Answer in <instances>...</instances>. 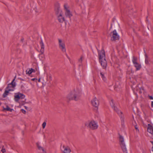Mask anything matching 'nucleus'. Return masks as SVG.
<instances>
[{
    "mask_svg": "<svg viewBox=\"0 0 153 153\" xmlns=\"http://www.w3.org/2000/svg\"><path fill=\"white\" fill-rule=\"evenodd\" d=\"M57 16L60 19H65V18L64 15L62 10L59 8H58L56 12Z\"/></svg>",
    "mask_w": 153,
    "mask_h": 153,
    "instance_id": "obj_9",
    "label": "nucleus"
},
{
    "mask_svg": "<svg viewBox=\"0 0 153 153\" xmlns=\"http://www.w3.org/2000/svg\"><path fill=\"white\" fill-rule=\"evenodd\" d=\"M1 151L3 153H4L6 151L4 149H2L1 150Z\"/></svg>",
    "mask_w": 153,
    "mask_h": 153,
    "instance_id": "obj_27",
    "label": "nucleus"
},
{
    "mask_svg": "<svg viewBox=\"0 0 153 153\" xmlns=\"http://www.w3.org/2000/svg\"><path fill=\"white\" fill-rule=\"evenodd\" d=\"M33 72H35V71L32 68L27 69L26 71V74L28 75L31 74Z\"/></svg>",
    "mask_w": 153,
    "mask_h": 153,
    "instance_id": "obj_18",
    "label": "nucleus"
},
{
    "mask_svg": "<svg viewBox=\"0 0 153 153\" xmlns=\"http://www.w3.org/2000/svg\"><path fill=\"white\" fill-rule=\"evenodd\" d=\"M40 81H41V79L40 78H39L38 79V82H40Z\"/></svg>",
    "mask_w": 153,
    "mask_h": 153,
    "instance_id": "obj_33",
    "label": "nucleus"
},
{
    "mask_svg": "<svg viewBox=\"0 0 153 153\" xmlns=\"http://www.w3.org/2000/svg\"><path fill=\"white\" fill-rule=\"evenodd\" d=\"M99 57L101 65L103 68H105L107 65V63L105 59V51L103 50L99 51Z\"/></svg>",
    "mask_w": 153,
    "mask_h": 153,
    "instance_id": "obj_2",
    "label": "nucleus"
},
{
    "mask_svg": "<svg viewBox=\"0 0 153 153\" xmlns=\"http://www.w3.org/2000/svg\"><path fill=\"white\" fill-rule=\"evenodd\" d=\"M80 59H81V60L82 61V58H81Z\"/></svg>",
    "mask_w": 153,
    "mask_h": 153,
    "instance_id": "obj_38",
    "label": "nucleus"
},
{
    "mask_svg": "<svg viewBox=\"0 0 153 153\" xmlns=\"http://www.w3.org/2000/svg\"><path fill=\"white\" fill-rule=\"evenodd\" d=\"M35 79H35V78H33V79H32L31 80L32 81H34L35 80Z\"/></svg>",
    "mask_w": 153,
    "mask_h": 153,
    "instance_id": "obj_32",
    "label": "nucleus"
},
{
    "mask_svg": "<svg viewBox=\"0 0 153 153\" xmlns=\"http://www.w3.org/2000/svg\"><path fill=\"white\" fill-rule=\"evenodd\" d=\"M112 40L114 41L118 39L119 36L115 30H114L110 33Z\"/></svg>",
    "mask_w": 153,
    "mask_h": 153,
    "instance_id": "obj_8",
    "label": "nucleus"
},
{
    "mask_svg": "<svg viewBox=\"0 0 153 153\" xmlns=\"http://www.w3.org/2000/svg\"><path fill=\"white\" fill-rule=\"evenodd\" d=\"M109 103L112 108L116 105L115 101L112 99H111L109 102Z\"/></svg>",
    "mask_w": 153,
    "mask_h": 153,
    "instance_id": "obj_20",
    "label": "nucleus"
},
{
    "mask_svg": "<svg viewBox=\"0 0 153 153\" xmlns=\"http://www.w3.org/2000/svg\"><path fill=\"white\" fill-rule=\"evenodd\" d=\"M123 153H128V151L126 145L120 146Z\"/></svg>",
    "mask_w": 153,
    "mask_h": 153,
    "instance_id": "obj_19",
    "label": "nucleus"
},
{
    "mask_svg": "<svg viewBox=\"0 0 153 153\" xmlns=\"http://www.w3.org/2000/svg\"><path fill=\"white\" fill-rule=\"evenodd\" d=\"M146 63H147V62H146Z\"/></svg>",
    "mask_w": 153,
    "mask_h": 153,
    "instance_id": "obj_35",
    "label": "nucleus"
},
{
    "mask_svg": "<svg viewBox=\"0 0 153 153\" xmlns=\"http://www.w3.org/2000/svg\"><path fill=\"white\" fill-rule=\"evenodd\" d=\"M149 98L151 100H153V97L152 96H149Z\"/></svg>",
    "mask_w": 153,
    "mask_h": 153,
    "instance_id": "obj_30",
    "label": "nucleus"
},
{
    "mask_svg": "<svg viewBox=\"0 0 153 153\" xmlns=\"http://www.w3.org/2000/svg\"><path fill=\"white\" fill-rule=\"evenodd\" d=\"M44 45L43 43H41V51H42L43 52L44 51Z\"/></svg>",
    "mask_w": 153,
    "mask_h": 153,
    "instance_id": "obj_22",
    "label": "nucleus"
},
{
    "mask_svg": "<svg viewBox=\"0 0 153 153\" xmlns=\"http://www.w3.org/2000/svg\"><path fill=\"white\" fill-rule=\"evenodd\" d=\"M11 85H12V86L13 87L15 86L16 84L15 82H13V81L11 82Z\"/></svg>",
    "mask_w": 153,
    "mask_h": 153,
    "instance_id": "obj_25",
    "label": "nucleus"
},
{
    "mask_svg": "<svg viewBox=\"0 0 153 153\" xmlns=\"http://www.w3.org/2000/svg\"><path fill=\"white\" fill-rule=\"evenodd\" d=\"M64 7L65 11V18H71L73 16V15L70 11L69 9V7L68 4H65L64 5Z\"/></svg>",
    "mask_w": 153,
    "mask_h": 153,
    "instance_id": "obj_5",
    "label": "nucleus"
},
{
    "mask_svg": "<svg viewBox=\"0 0 153 153\" xmlns=\"http://www.w3.org/2000/svg\"><path fill=\"white\" fill-rule=\"evenodd\" d=\"M151 105L152 107H153V101L152 102Z\"/></svg>",
    "mask_w": 153,
    "mask_h": 153,
    "instance_id": "obj_31",
    "label": "nucleus"
},
{
    "mask_svg": "<svg viewBox=\"0 0 153 153\" xmlns=\"http://www.w3.org/2000/svg\"><path fill=\"white\" fill-rule=\"evenodd\" d=\"M1 104V102H0V105Z\"/></svg>",
    "mask_w": 153,
    "mask_h": 153,
    "instance_id": "obj_37",
    "label": "nucleus"
},
{
    "mask_svg": "<svg viewBox=\"0 0 153 153\" xmlns=\"http://www.w3.org/2000/svg\"><path fill=\"white\" fill-rule=\"evenodd\" d=\"M60 149L64 153H70L71 151L69 147H66L64 145L61 146Z\"/></svg>",
    "mask_w": 153,
    "mask_h": 153,
    "instance_id": "obj_10",
    "label": "nucleus"
},
{
    "mask_svg": "<svg viewBox=\"0 0 153 153\" xmlns=\"http://www.w3.org/2000/svg\"><path fill=\"white\" fill-rule=\"evenodd\" d=\"M112 108L120 116H122L123 114L122 112L117 108L116 105Z\"/></svg>",
    "mask_w": 153,
    "mask_h": 153,
    "instance_id": "obj_14",
    "label": "nucleus"
},
{
    "mask_svg": "<svg viewBox=\"0 0 153 153\" xmlns=\"http://www.w3.org/2000/svg\"><path fill=\"white\" fill-rule=\"evenodd\" d=\"M21 111H22V112L24 114H25L26 113V111H25V110H24L23 109H22Z\"/></svg>",
    "mask_w": 153,
    "mask_h": 153,
    "instance_id": "obj_26",
    "label": "nucleus"
},
{
    "mask_svg": "<svg viewBox=\"0 0 153 153\" xmlns=\"http://www.w3.org/2000/svg\"><path fill=\"white\" fill-rule=\"evenodd\" d=\"M81 95V91L80 89H74L69 92L66 96V98L68 101H78L80 100Z\"/></svg>",
    "mask_w": 153,
    "mask_h": 153,
    "instance_id": "obj_1",
    "label": "nucleus"
},
{
    "mask_svg": "<svg viewBox=\"0 0 153 153\" xmlns=\"http://www.w3.org/2000/svg\"><path fill=\"white\" fill-rule=\"evenodd\" d=\"M25 108L26 109H27V107H26V106H25Z\"/></svg>",
    "mask_w": 153,
    "mask_h": 153,
    "instance_id": "obj_34",
    "label": "nucleus"
},
{
    "mask_svg": "<svg viewBox=\"0 0 153 153\" xmlns=\"http://www.w3.org/2000/svg\"><path fill=\"white\" fill-rule=\"evenodd\" d=\"M59 45V48L63 52H66L65 45L64 42L60 39H58Z\"/></svg>",
    "mask_w": 153,
    "mask_h": 153,
    "instance_id": "obj_7",
    "label": "nucleus"
},
{
    "mask_svg": "<svg viewBox=\"0 0 153 153\" xmlns=\"http://www.w3.org/2000/svg\"><path fill=\"white\" fill-rule=\"evenodd\" d=\"M119 141L120 144V146L126 145L124 142V140L123 136L121 135H119Z\"/></svg>",
    "mask_w": 153,
    "mask_h": 153,
    "instance_id": "obj_11",
    "label": "nucleus"
},
{
    "mask_svg": "<svg viewBox=\"0 0 153 153\" xmlns=\"http://www.w3.org/2000/svg\"><path fill=\"white\" fill-rule=\"evenodd\" d=\"M133 62L134 65V66L136 68L137 70H139L141 68V65L137 62L135 59H133Z\"/></svg>",
    "mask_w": 153,
    "mask_h": 153,
    "instance_id": "obj_12",
    "label": "nucleus"
},
{
    "mask_svg": "<svg viewBox=\"0 0 153 153\" xmlns=\"http://www.w3.org/2000/svg\"><path fill=\"white\" fill-rule=\"evenodd\" d=\"M85 126L92 130L97 129L98 126L97 123L94 120L86 122L85 123Z\"/></svg>",
    "mask_w": 153,
    "mask_h": 153,
    "instance_id": "obj_4",
    "label": "nucleus"
},
{
    "mask_svg": "<svg viewBox=\"0 0 153 153\" xmlns=\"http://www.w3.org/2000/svg\"><path fill=\"white\" fill-rule=\"evenodd\" d=\"M100 75L102 79L104 81H105L106 80V78L104 76V74L102 73H101Z\"/></svg>",
    "mask_w": 153,
    "mask_h": 153,
    "instance_id": "obj_21",
    "label": "nucleus"
},
{
    "mask_svg": "<svg viewBox=\"0 0 153 153\" xmlns=\"http://www.w3.org/2000/svg\"><path fill=\"white\" fill-rule=\"evenodd\" d=\"M112 108L120 116H122L123 114L122 112L117 108L116 105Z\"/></svg>",
    "mask_w": 153,
    "mask_h": 153,
    "instance_id": "obj_15",
    "label": "nucleus"
},
{
    "mask_svg": "<svg viewBox=\"0 0 153 153\" xmlns=\"http://www.w3.org/2000/svg\"><path fill=\"white\" fill-rule=\"evenodd\" d=\"M13 90L9 89L8 87H7L6 88V90L3 94V97H5L8 95L9 91H13Z\"/></svg>",
    "mask_w": 153,
    "mask_h": 153,
    "instance_id": "obj_13",
    "label": "nucleus"
},
{
    "mask_svg": "<svg viewBox=\"0 0 153 153\" xmlns=\"http://www.w3.org/2000/svg\"><path fill=\"white\" fill-rule=\"evenodd\" d=\"M3 111H9L12 112L14 110L13 109L11 108L8 105H6L5 107H3Z\"/></svg>",
    "mask_w": 153,
    "mask_h": 153,
    "instance_id": "obj_17",
    "label": "nucleus"
},
{
    "mask_svg": "<svg viewBox=\"0 0 153 153\" xmlns=\"http://www.w3.org/2000/svg\"><path fill=\"white\" fill-rule=\"evenodd\" d=\"M148 131L152 134H153V128L150 124L148 125Z\"/></svg>",
    "mask_w": 153,
    "mask_h": 153,
    "instance_id": "obj_16",
    "label": "nucleus"
},
{
    "mask_svg": "<svg viewBox=\"0 0 153 153\" xmlns=\"http://www.w3.org/2000/svg\"><path fill=\"white\" fill-rule=\"evenodd\" d=\"M49 77L50 80H51L52 79V76L51 75H49L48 76Z\"/></svg>",
    "mask_w": 153,
    "mask_h": 153,
    "instance_id": "obj_29",
    "label": "nucleus"
},
{
    "mask_svg": "<svg viewBox=\"0 0 153 153\" xmlns=\"http://www.w3.org/2000/svg\"><path fill=\"white\" fill-rule=\"evenodd\" d=\"M146 63H147V62H146Z\"/></svg>",
    "mask_w": 153,
    "mask_h": 153,
    "instance_id": "obj_36",
    "label": "nucleus"
},
{
    "mask_svg": "<svg viewBox=\"0 0 153 153\" xmlns=\"http://www.w3.org/2000/svg\"><path fill=\"white\" fill-rule=\"evenodd\" d=\"M135 128L136 129V132H139V130L137 126V125H135Z\"/></svg>",
    "mask_w": 153,
    "mask_h": 153,
    "instance_id": "obj_24",
    "label": "nucleus"
},
{
    "mask_svg": "<svg viewBox=\"0 0 153 153\" xmlns=\"http://www.w3.org/2000/svg\"><path fill=\"white\" fill-rule=\"evenodd\" d=\"M25 97V95L20 92H18L15 93L14 96V100L16 102L19 103L20 104L23 105L25 104L24 101H21L19 102L20 100L24 99Z\"/></svg>",
    "mask_w": 153,
    "mask_h": 153,
    "instance_id": "obj_3",
    "label": "nucleus"
},
{
    "mask_svg": "<svg viewBox=\"0 0 153 153\" xmlns=\"http://www.w3.org/2000/svg\"><path fill=\"white\" fill-rule=\"evenodd\" d=\"M92 105L95 108L96 110H97L99 104V102L98 98L96 97H93L91 100Z\"/></svg>",
    "mask_w": 153,
    "mask_h": 153,
    "instance_id": "obj_6",
    "label": "nucleus"
},
{
    "mask_svg": "<svg viewBox=\"0 0 153 153\" xmlns=\"http://www.w3.org/2000/svg\"><path fill=\"white\" fill-rule=\"evenodd\" d=\"M59 22L61 23H63L64 22H65V20H59Z\"/></svg>",
    "mask_w": 153,
    "mask_h": 153,
    "instance_id": "obj_28",
    "label": "nucleus"
},
{
    "mask_svg": "<svg viewBox=\"0 0 153 153\" xmlns=\"http://www.w3.org/2000/svg\"><path fill=\"white\" fill-rule=\"evenodd\" d=\"M46 123L45 122H44L42 124V127L44 129L45 128V126H46Z\"/></svg>",
    "mask_w": 153,
    "mask_h": 153,
    "instance_id": "obj_23",
    "label": "nucleus"
}]
</instances>
